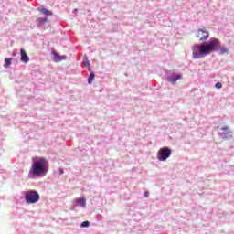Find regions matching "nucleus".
Segmentation results:
<instances>
[{"label":"nucleus","mask_w":234,"mask_h":234,"mask_svg":"<svg viewBox=\"0 0 234 234\" xmlns=\"http://www.w3.org/2000/svg\"><path fill=\"white\" fill-rule=\"evenodd\" d=\"M218 48H219L220 54H228V48L220 47V41L218 39L212 38L206 44L194 45L192 47V57L194 59H200V58H206V55L215 52Z\"/></svg>","instance_id":"nucleus-1"},{"label":"nucleus","mask_w":234,"mask_h":234,"mask_svg":"<svg viewBox=\"0 0 234 234\" xmlns=\"http://www.w3.org/2000/svg\"><path fill=\"white\" fill-rule=\"evenodd\" d=\"M48 160H47V158L40 157L32 163L29 169V176H32V178H40L41 176H45V175L48 173Z\"/></svg>","instance_id":"nucleus-2"},{"label":"nucleus","mask_w":234,"mask_h":234,"mask_svg":"<svg viewBox=\"0 0 234 234\" xmlns=\"http://www.w3.org/2000/svg\"><path fill=\"white\" fill-rule=\"evenodd\" d=\"M39 198H41L39 192L36 190H28L25 192V200L27 204H36L39 202Z\"/></svg>","instance_id":"nucleus-3"},{"label":"nucleus","mask_w":234,"mask_h":234,"mask_svg":"<svg viewBox=\"0 0 234 234\" xmlns=\"http://www.w3.org/2000/svg\"><path fill=\"white\" fill-rule=\"evenodd\" d=\"M171 149L167 147L161 148L157 153V160L160 162H165L169 156H171Z\"/></svg>","instance_id":"nucleus-4"},{"label":"nucleus","mask_w":234,"mask_h":234,"mask_svg":"<svg viewBox=\"0 0 234 234\" xmlns=\"http://www.w3.org/2000/svg\"><path fill=\"white\" fill-rule=\"evenodd\" d=\"M197 37L199 38V41H206V39H209V31L206 29H198L197 32Z\"/></svg>","instance_id":"nucleus-5"},{"label":"nucleus","mask_w":234,"mask_h":234,"mask_svg":"<svg viewBox=\"0 0 234 234\" xmlns=\"http://www.w3.org/2000/svg\"><path fill=\"white\" fill-rule=\"evenodd\" d=\"M20 61H22L23 63H28V61H30V58L28 57V55H27V51H25V49H21L20 50Z\"/></svg>","instance_id":"nucleus-6"},{"label":"nucleus","mask_w":234,"mask_h":234,"mask_svg":"<svg viewBox=\"0 0 234 234\" xmlns=\"http://www.w3.org/2000/svg\"><path fill=\"white\" fill-rule=\"evenodd\" d=\"M55 63H59V61H65L67 59V56H61L56 52L53 53Z\"/></svg>","instance_id":"nucleus-7"},{"label":"nucleus","mask_w":234,"mask_h":234,"mask_svg":"<svg viewBox=\"0 0 234 234\" xmlns=\"http://www.w3.org/2000/svg\"><path fill=\"white\" fill-rule=\"evenodd\" d=\"M178 80H182V75H178V74L173 75L168 79V81H170V83H176Z\"/></svg>","instance_id":"nucleus-8"},{"label":"nucleus","mask_w":234,"mask_h":234,"mask_svg":"<svg viewBox=\"0 0 234 234\" xmlns=\"http://www.w3.org/2000/svg\"><path fill=\"white\" fill-rule=\"evenodd\" d=\"M38 12H41V14H44L45 16H52V12L44 7L38 8Z\"/></svg>","instance_id":"nucleus-9"},{"label":"nucleus","mask_w":234,"mask_h":234,"mask_svg":"<svg viewBox=\"0 0 234 234\" xmlns=\"http://www.w3.org/2000/svg\"><path fill=\"white\" fill-rule=\"evenodd\" d=\"M84 65L87 67L88 70L90 71V62L89 61V58L87 56H84Z\"/></svg>","instance_id":"nucleus-10"},{"label":"nucleus","mask_w":234,"mask_h":234,"mask_svg":"<svg viewBox=\"0 0 234 234\" xmlns=\"http://www.w3.org/2000/svg\"><path fill=\"white\" fill-rule=\"evenodd\" d=\"M77 203L82 206V207H85L87 201L85 200V198H79L77 199Z\"/></svg>","instance_id":"nucleus-11"},{"label":"nucleus","mask_w":234,"mask_h":234,"mask_svg":"<svg viewBox=\"0 0 234 234\" xmlns=\"http://www.w3.org/2000/svg\"><path fill=\"white\" fill-rule=\"evenodd\" d=\"M5 68L8 69V67H10V65H12V58H5Z\"/></svg>","instance_id":"nucleus-12"},{"label":"nucleus","mask_w":234,"mask_h":234,"mask_svg":"<svg viewBox=\"0 0 234 234\" xmlns=\"http://www.w3.org/2000/svg\"><path fill=\"white\" fill-rule=\"evenodd\" d=\"M37 22H38L39 25H43L45 23H47V17H38L37 18Z\"/></svg>","instance_id":"nucleus-13"},{"label":"nucleus","mask_w":234,"mask_h":234,"mask_svg":"<svg viewBox=\"0 0 234 234\" xmlns=\"http://www.w3.org/2000/svg\"><path fill=\"white\" fill-rule=\"evenodd\" d=\"M95 76H96V75H95L93 72H91V73L90 74V77H89V79H88V83H89V84H90V83H92V82L94 81Z\"/></svg>","instance_id":"nucleus-14"},{"label":"nucleus","mask_w":234,"mask_h":234,"mask_svg":"<svg viewBox=\"0 0 234 234\" xmlns=\"http://www.w3.org/2000/svg\"><path fill=\"white\" fill-rule=\"evenodd\" d=\"M81 228H89V221H84L81 223Z\"/></svg>","instance_id":"nucleus-15"},{"label":"nucleus","mask_w":234,"mask_h":234,"mask_svg":"<svg viewBox=\"0 0 234 234\" xmlns=\"http://www.w3.org/2000/svg\"><path fill=\"white\" fill-rule=\"evenodd\" d=\"M221 131H225L224 134H228V131H229V127L228 126L222 127Z\"/></svg>","instance_id":"nucleus-16"},{"label":"nucleus","mask_w":234,"mask_h":234,"mask_svg":"<svg viewBox=\"0 0 234 234\" xmlns=\"http://www.w3.org/2000/svg\"><path fill=\"white\" fill-rule=\"evenodd\" d=\"M215 87H216V89H220V88L222 87V83L217 82V83L215 84Z\"/></svg>","instance_id":"nucleus-17"},{"label":"nucleus","mask_w":234,"mask_h":234,"mask_svg":"<svg viewBox=\"0 0 234 234\" xmlns=\"http://www.w3.org/2000/svg\"><path fill=\"white\" fill-rule=\"evenodd\" d=\"M144 197H145V198H149V192L148 191L144 192Z\"/></svg>","instance_id":"nucleus-18"},{"label":"nucleus","mask_w":234,"mask_h":234,"mask_svg":"<svg viewBox=\"0 0 234 234\" xmlns=\"http://www.w3.org/2000/svg\"><path fill=\"white\" fill-rule=\"evenodd\" d=\"M58 171H59V175H63V169L62 168H59Z\"/></svg>","instance_id":"nucleus-19"}]
</instances>
